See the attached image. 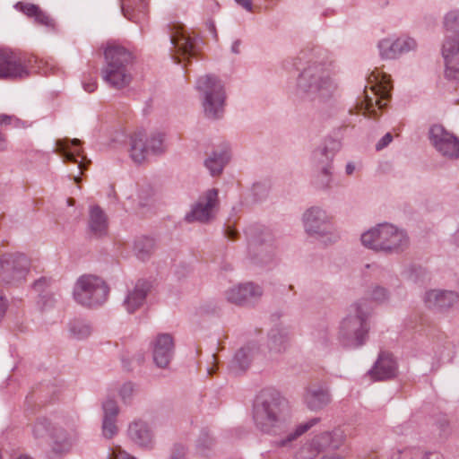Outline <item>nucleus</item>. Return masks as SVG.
Returning <instances> with one entry per match:
<instances>
[{
	"instance_id": "nucleus-1",
	"label": "nucleus",
	"mask_w": 459,
	"mask_h": 459,
	"mask_svg": "<svg viewBox=\"0 0 459 459\" xmlns=\"http://www.w3.org/2000/svg\"><path fill=\"white\" fill-rule=\"evenodd\" d=\"M290 409L288 401L273 389L263 390L256 397L253 408L255 427L263 433L275 437L273 443L280 447H290L292 443L316 424L320 418L290 429Z\"/></svg>"
},
{
	"instance_id": "nucleus-2",
	"label": "nucleus",
	"mask_w": 459,
	"mask_h": 459,
	"mask_svg": "<svg viewBox=\"0 0 459 459\" xmlns=\"http://www.w3.org/2000/svg\"><path fill=\"white\" fill-rule=\"evenodd\" d=\"M294 65L301 70L296 82V94L299 98L328 102L335 97L338 83L323 63L310 57L307 59L303 54L296 58Z\"/></svg>"
},
{
	"instance_id": "nucleus-3",
	"label": "nucleus",
	"mask_w": 459,
	"mask_h": 459,
	"mask_svg": "<svg viewBox=\"0 0 459 459\" xmlns=\"http://www.w3.org/2000/svg\"><path fill=\"white\" fill-rule=\"evenodd\" d=\"M372 309L366 299L351 305L348 315L342 320L337 339L345 348L361 347L367 341L370 329Z\"/></svg>"
},
{
	"instance_id": "nucleus-4",
	"label": "nucleus",
	"mask_w": 459,
	"mask_h": 459,
	"mask_svg": "<svg viewBox=\"0 0 459 459\" xmlns=\"http://www.w3.org/2000/svg\"><path fill=\"white\" fill-rule=\"evenodd\" d=\"M361 244L373 251L385 255H397L409 246L407 233L390 223H381L361 234Z\"/></svg>"
},
{
	"instance_id": "nucleus-5",
	"label": "nucleus",
	"mask_w": 459,
	"mask_h": 459,
	"mask_svg": "<svg viewBox=\"0 0 459 459\" xmlns=\"http://www.w3.org/2000/svg\"><path fill=\"white\" fill-rule=\"evenodd\" d=\"M106 65L101 70L103 81L110 87L121 90L132 81L133 55L121 46H109L105 50Z\"/></svg>"
},
{
	"instance_id": "nucleus-6",
	"label": "nucleus",
	"mask_w": 459,
	"mask_h": 459,
	"mask_svg": "<svg viewBox=\"0 0 459 459\" xmlns=\"http://www.w3.org/2000/svg\"><path fill=\"white\" fill-rule=\"evenodd\" d=\"M108 293L109 288L103 279L92 274H83L74 283L73 298L82 307H97L107 301Z\"/></svg>"
},
{
	"instance_id": "nucleus-7",
	"label": "nucleus",
	"mask_w": 459,
	"mask_h": 459,
	"mask_svg": "<svg viewBox=\"0 0 459 459\" xmlns=\"http://www.w3.org/2000/svg\"><path fill=\"white\" fill-rule=\"evenodd\" d=\"M305 232L311 238L323 241L325 244H333L337 241L338 235L331 216L319 206L307 209L302 215Z\"/></svg>"
},
{
	"instance_id": "nucleus-8",
	"label": "nucleus",
	"mask_w": 459,
	"mask_h": 459,
	"mask_svg": "<svg viewBox=\"0 0 459 459\" xmlns=\"http://www.w3.org/2000/svg\"><path fill=\"white\" fill-rule=\"evenodd\" d=\"M428 140L438 156L450 161L459 160V137L443 125H431Z\"/></svg>"
},
{
	"instance_id": "nucleus-9",
	"label": "nucleus",
	"mask_w": 459,
	"mask_h": 459,
	"mask_svg": "<svg viewBox=\"0 0 459 459\" xmlns=\"http://www.w3.org/2000/svg\"><path fill=\"white\" fill-rule=\"evenodd\" d=\"M164 152V134L161 133H153L147 137L143 132H136L130 138V157L136 164L143 163L150 153L159 155Z\"/></svg>"
},
{
	"instance_id": "nucleus-10",
	"label": "nucleus",
	"mask_w": 459,
	"mask_h": 459,
	"mask_svg": "<svg viewBox=\"0 0 459 459\" xmlns=\"http://www.w3.org/2000/svg\"><path fill=\"white\" fill-rule=\"evenodd\" d=\"M30 261L21 253H4L0 255V281L4 284H18L29 273Z\"/></svg>"
},
{
	"instance_id": "nucleus-11",
	"label": "nucleus",
	"mask_w": 459,
	"mask_h": 459,
	"mask_svg": "<svg viewBox=\"0 0 459 459\" xmlns=\"http://www.w3.org/2000/svg\"><path fill=\"white\" fill-rule=\"evenodd\" d=\"M170 42L173 46L174 54L172 57L178 64L187 60L197 55L200 50L199 39L191 37L182 24H173L170 27Z\"/></svg>"
},
{
	"instance_id": "nucleus-12",
	"label": "nucleus",
	"mask_w": 459,
	"mask_h": 459,
	"mask_svg": "<svg viewBox=\"0 0 459 459\" xmlns=\"http://www.w3.org/2000/svg\"><path fill=\"white\" fill-rule=\"evenodd\" d=\"M218 205V190L215 188L208 189L192 205L191 210L186 213L185 220L189 223L195 221L208 222L214 217Z\"/></svg>"
},
{
	"instance_id": "nucleus-13",
	"label": "nucleus",
	"mask_w": 459,
	"mask_h": 459,
	"mask_svg": "<svg viewBox=\"0 0 459 459\" xmlns=\"http://www.w3.org/2000/svg\"><path fill=\"white\" fill-rule=\"evenodd\" d=\"M25 57L9 50H0V79L18 80L29 76Z\"/></svg>"
},
{
	"instance_id": "nucleus-14",
	"label": "nucleus",
	"mask_w": 459,
	"mask_h": 459,
	"mask_svg": "<svg viewBox=\"0 0 459 459\" xmlns=\"http://www.w3.org/2000/svg\"><path fill=\"white\" fill-rule=\"evenodd\" d=\"M79 433L74 426H56L50 433V452L55 456L68 454L77 443Z\"/></svg>"
},
{
	"instance_id": "nucleus-15",
	"label": "nucleus",
	"mask_w": 459,
	"mask_h": 459,
	"mask_svg": "<svg viewBox=\"0 0 459 459\" xmlns=\"http://www.w3.org/2000/svg\"><path fill=\"white\" fill-rule=\"evenodd\" d=\"M262 295L263 289L252 282L230 287L224 293L227 301L238 306L251 305L256 302Z\"/></svg>"
},
{
	"instance_id": "nucleus-16",
	"label": "nucleus",
	"mask_w": 459,
	"mask_h": 459,
	"mask_svg": "<svg viewBox=\"0 0 459 459\" xmlns=\"http://www.w3.org/2000/svg\"><path fill=\"white\" fill-rule=\"evenodd\" d=\"M425 306L435 312H446L459 301L456 292L446 290H429L423 297Z\"/></svg>"
},
{
	"instance_id": "nucleus-17",
	"label": "nucleus",
	"mask_w": 459,
	"mask_h": 459,
	"mask_svg": "<svg viewBox=\"0 0 459 459\" xmlns=\"http://www.w3.org/2000/svg\"><path fill=\"white\" fill-rule=\"evenodd\" d=\"M174 342L169 333H160L152 342V359L158 368H165L174 356Z\"/></svg>"
},
{
	"instance_id": "nucleus-18",
	"label": "nucleus",
	"mask_w": 459,
	"mask_h": 459,
	"mask_svg": "<svg viewBox=\"0 0 459 459\" xmlns=\"http://www.w3.org/2000/svg\"><path fill=\"white\" fill-rule=\"evenodd\" d=\"M127 436L136 446L152 449L154 446V433L150 424L143 420L132 421L127 429Z\"/></svg>"
},
{
	"instance_id": "nucleus-19",
	"label": "nucleus",
	"mask_w": 459,
	"mask_h": 459,
	"mask_svg": "<svg viewBox=\"0 0 459 459\" xmlns=\"http://www.w3.org/2000/svg\"><path fill=\"white\" fill-rule=\"evenodd\" d=\"M150 287L148 281L139 280L133 288L128 289L122 304L126 312L133 314L143 306Z\"/></svg>"
},
{
	"instance_id": "nucleus-20",
	"label": "nucleus",
	"mask_w": 459,
	"mask_h": 459,
	"mask_svg": "<svg viewBox=\"0 0 459 459\" xmlns=\"http://www.w3.org/2000/svg\"><path fill=\"white\" fill-rule=\"evenodd\" d=\"M273 241L274 237L268 229H258L254 232L252 245L259 246L256 258L259 263L267 264L273 260L274 256Z\"/></svg>"
},
{
	"instance_id": "nucleus-21",
	"label": "nucleus",
	"mask_w": 459,
	"mask_h": 459,
	"mask_svg": "<svg viewBox=\"0 0 459 459\" xmlns=\"http://www.w3.org/2000/svg\"><path fill=\"white\" fill-rule=\"evenodd\" d=\"M332 401L328 389L322 385L307 387L304 394V402L310 411H317L328 405Z\"/></svg>"
},
{
	"instance_id": "nucleus-22",
	"label": "nucleus",
	"mask_w": 459,
	"mask_h": 459,
	"mask_svg": "<svg viewBox=\"0 0 459 459\" xmlns=\"http://www.w3.org/2000/svg\"><path fill=\"white\" fill-rule=\"evenodd\" d=\"M199 98L225 94V84L217 75L207 74L199 76L195 82Z\"/></svg>"
},
{
	"instance_id": "nucleus-23",
	"label": "nucleus",
	"mask_w": 459,
	"mask_h": 459,
	"mask_svg": "<svg viewBox=\"0 0 459 459\" xmlns=\"http://www.w3.org/2000/svg\"><path fill=\"white\" fill-rule=\"evenodd\" d=\"M369 374L375 380H386L394 377L397 374V363L389 353H381Z\"/></svg>"
},
{
	"instance_id": "nucleus-24",
	"label": "nucleus",
	"mask_w": 459,
	"mask_h": 459,
	"mask_svg": "<svg viewBox=\"0 0 459 459\" xmlns=\"http://www.w3.org/2000/svg\"><path fill=\"white\" fill-rule=\"evenodd\" d=\"M88 228L90 233L95 238H101L108 234V217L99 205L90 207Z\"/></svg>"
},
{
	"instance_id": "nucleus-25",
	"label": "nucleus",
	"mask_w": 459,
	"mask_h": 459,
	"mask_svg": "<svg viewBox=\"0 0 459 459\" xmlns=\"http://www.w3.org/2000/svg\"><path fill=\"white\" fill-rule=\"evenodd\" d=\"M227 94L200 98L203 112L208 119H221L225 112Z\"/></svg>"
},
{
	"instance_id": "nucleus-26",
	"label": "nucleus",
	"mask_w": 459,
	"mask_h": 459,
	"mask_svg": "<svg viewBox=\"0 0 459 459\" xmlns=\"http://www.w3.org/2000/svg\"><path fill=\"white\" fill-rule=\"evenodd\" d=\"M342 143L341 140L327 137L323 144L316 148L312 152L313 162L333 163L334 156L341 151Z\"/></svg>"
},
{
	"instance_id": "nucleus-27",
	"label": "nucleus",
	"mask_w": 459,
	"mask_h": 459,
	"mask_svg": "<svg viewBox=\"0 0 459 459\" xmlns=\"http://www.w3.org/2000/svg\"><path fill=\"white\" fill-rule=\"evenodd\" d=\"M391 459H444L437 451L428 450L420 446H409L398 448Z\"/></svg>"
},
{
	"instance_id": "nucleus-28",
	"label": "nucleus",
	"mask_w": 459,
	"mask_h": 459,
	"mask_svg": "<svg viewBox=\"0 0 459 459\" xmlns=\"http://www.w3.org/2000/svg\"><path fill=\"white\" fill-rule=\"evenodd\" d=\"M14 8L28 17L34 18L35 22L39 25L50 29L55 27L54 20L36 4L18 2L15 4Z\"/></svg>"
},
{
	"instance_id": "nucleus-29",
	"label": "nucleus",
	"mask_w": 459,
	"mask_h": 459,
	"mask_svg": "<svg viewBox=\"0 0 459 459\" xmlns=\"http://www.w3.org/2000/svg\"><path fill=\"white\" fill-rule=\"evenodd\" d=\"M257 351L258 347L255 343H247L241 347L230 362L231 369L236 373L246 370Z\"/></svg>"
},
{
	"instance_id": "nucleus-30",
	"label": "nucleus",
	"mask_w": 459,
	"mask_h": 459,
	"mask_svg": "<svg viewBox=\"0 0 459 459\" xmlns=\"http://www.w3.org/2000/svg\"><path fill=\"white\" fill-rule=\"evenodd\" d=\"M121 11L124 16L135 23L145 16L148 2L147 0H120Z\"/></svg>"
},
{
	"instance_id": "nucleus-31",
	"label": "nucleus",
	"mask_w": 459,
	"mask_h": 459,
	"mask_svg": "<svg viewBox=\"0 0 459 459\" xmlns=\"http://www.w3.org/2000/svg\"><path fill=\"white\" fill-rule=\"evenodd\" d=\"M230 160V153L227 148H219L212 152V153L204 160V166L213 177L220 175L225 165Z\"/></svg>"
},
{
	"instance_id": "nucleus-32",
	"label": "nucleus",
	"mask_w": 459,
	"mask_h": 459,
	"mask_svg": "<svg viewBox=\"0 0 459 459\" xmlns=\"http://www.w3.org/2000/svg\"><path fill=\"white\" fill-rule=\"evenodd\" d=\"M70 144L77 146L81 144V141L76 138L73 140H70L68 138L57 140L56 148L55 152L63 157L64 161L78 163V169L80 173H82V171L85 169V166L82 160L78 161V160L76 159V156H81V152L77 151L75 152H72L70 151Z\"/></svg>"
},
{
	"instance_id": "nucleus-33",
	"label": "nucleus",
	"mask_w": 459,
	"mask_h": 459,
	"mask_svg": "<svg viewBox=\"0 0 459 459\" xmlns=\"http://www.w3.org/2000/svg\"><path fill=\"white\" fill-rule=\"evenodd\" d=\"M319 166L318 171L314 175L312 183L317 189H329L333 183V163L315 162Z\"/></svg>"
},
{
	"instance_id": "nucleus-34",
	"label": "nucleus",
	"mask_w": 459,
	"mask_h": 459,
	"mask_svg": "<svg viewBox=\"0 0 459 459\" xmlns=\"http://www.w3.org/2000/svg\"><path fill=\"white\" fill-rule=\"evenodd\" d=\"M69 337L74 340L82 341L91 336L92 333L91 324L82 318H74L68 323Z\"/></svg>"
},
{
	"instance_id": "nucleus-35",
	"label": "nucleus",
	"mask_w": 459,
	"mask_h": 459,
	"mask_svg": "<svg viewBox=\"0 0 459 459\" xmlns=\"http://www.w3.org/2000/svg\"><path fill=\"white\" fill-rule=\"evenodd\" d=\"M289 340V332L282 326H275L268 333L267 345L271 351L280 352L286 348Z\"/></svg>"
},
{
	"instance_id": "nucleus-36",
	"label": "nucleus",
	"mask_w": 459,
	"mask_h": 459,
	"mask_svg": "<svg viewBox=\"0 0 459 459\" xmlns=\"http://www.w3.org/2000/svg\"><path fill=\"white\" fill-rule=\"evenodd\" d=\"M155 247L153 238L148 237H141L134 241V252L136 257L142 261L150 258Z\"/></svg>"
},
{
	"instance_id": "nucleus-37",
	"label": "nucleus",
	"mask_w": 459,
	"mask_h": 459,
	"mask_svg": "<svg viewBox=\"0 0 459 459\" xmlns=\"http://www.w3.org/2000/svg\"><path fill=\"white\" fill-rule=\"evenodd\" d=\"M459 53V33L453 35L446 33V39L443 43L442 55L445 62L452 60V58Z\"/></svg>"
},
{
	"instance_id": "nucleus-38",
	"label": "nucleus",
	"mask_w": 459,
	"mask_h": 459,
	"mask_svg": "<svg viewBox=\"0 0 459 459\" xmlns=\"http://www.w3.org/2000/svg\"><path fill=\"white\" fill-rule=\"evenodd\" d=\"M56 426L45 418L38 419L37 421L32 425V436L39 441H43L47 437H50V433Z\"/></svg>"
},
{
	"instance_id": "nucleus-39",
	"label": "nucleus",
	"mask_w": 459,
	"mask_h": 459,
	"mask_svg": "<svg viewBox=\"0 0 459 459\" xmlns=\"http://www.w3.org/2000/svg\"><path fill=\"white\" fill-rule=\"evenodd\" d=\"M214 446V439L207 430H203L196 440V452L200 456H209Z\"/></svg>"
},
{
	"instance_id": "nucleus-40",
	"label": "nucleus",
	"mask_w": 459,
	"mask_h": 459,
	"mask_svg": "<svg viewBox=\"0 0 459 459\" xmlns=\"http://www.w3.org/2000/svg\"><path fill=\"white\" fill-rule=\"evenodd\" d=\"M50 283H51V279H48L46 277H41L39 280L35 281V282L33 284L34 290L37 292H39L40 295V299H39V303H42V306L44 307H48V306H52L55 301L53 295H50L48 293L43 294V292L45 291V289L48 286H49Z\"/></svg>"
},
{
	"instance_id": "nucleus-41",
	"label": "nucleus",
	"mask_w": 459,
	"mask_h": 459,
	"mask_svg": "<svg viewBox=\"0 0 459 459\" xmlns=\"http://www.w3.org/2000/svg\"><path fill=\"white\" fill-rule=\"evenodd\" d=\"M446 33L456 35L459 33V10L449 11L444 17Z\"/></svg>"
},
{
	"instance_id": "nucleus-42",
	"label": "nucleus",
	"mask_w": 459,
	"mask_h": 459,
	"mask_svg": "<svg viewBox=\"0 0 459 459\" xmlns=\"http://www.w3.org/2000/svg\"><path fill=\"white\" fill-rule=\"evenodd\" d=\"M379 55L383 59H395L398 57L394 40L384 39L378 43Z\"/></svg>"
},
{
	"instance_id": "nucleus-43",
	"label": "nucleus",
	"mask_w": 459,
	"mask_h": 459,
	"mask_svg": "<svg viewBox=\"0 0 459 459\" xmlns=\"http://www.w3.org/2000/svg\"><path fill=\"white\" fill-rule=\"evenodd\" d=\"M310 446L315 454H318L326 449H332L330 432L326 431L316 436L312 439Z\"/></svg>"
},
{
	"instance_id": "nucleus-44",
	"label": "nucleus",
	"mask_w": 459,
	"mask_h": 459,
	"mask_svg": "<svg viewBox=\"0 0 459 459\" xmlns=\"http://www.w3.org/2000/svg\"><path fill=\"white\" fill-rule=\"evenodd\" d=\"M394 40L396 47L398 56H400L403 54L408 53L411 50H414L417 47V43L412 38L402 37Z\"/></svg>"
},
{
	"instance_id": "nucleus-45",
	"label": "nucleus",
	"mask_w": 459,
	"mask_h": 459,
	"mask_svg": "<svg viewBox=\"0 0 459 459\" xmlns=\"http://www.w3.org/2000/svg\"><path fill=\"white\" fill-rule=\"evenodd\" d=\"M368 295L373 301L377 303H383L388 300L390 296L388 290L378 284L370 287Z\"/></svg>"
},
{
	"instance_id": "nucleus-46",
	"label": "nucleus",
	"mask_w": 459,
	"mask_h": 459,
	"mask_svg": "<svg viewBox=\"0 0 459 459\" xmlns=\"http://www.w3.org/2000/svg\"><path fill=\"white\" fill-rule=\"evenodd\" d=\"M449 348L450 344L448 342L437 346L434 351L435 356L431 364V371H437L440 368L443 359L446 357V351H448Z\"/></svg>"
},
{
	"instance_id": "nucleus-47",
	"label": "nucleus",
	"mask_w": 459,
	"mask_h": 459,
	"mask_svg": "<svg viewBox=\"0 0 459 459\" xmlns=\"http://www.w3.org/2000/svg\"><path fill=\"white\" fill-rule=\"evenodd\" d=\"M103 418L117 419L119 408L114 399L107 398L102 403Z\"/></svg>"
},
{
	"instance_id": "nucleus-48",
	"label": "nucleus",
	"mask_w": 459,
	"mask_h": 459,
	"mask_svg": "<svg viewBox=\"0 0 459 459\" xmlns=\"http://www.w3.org/2000/svg\"><path fill=\"white\" fill-rule=\"evenodd\" d=\"M116 422L117 419H102V435L105 438L110 439L117 434L118 429Z\"/></svg>"
},
{
	"instance_id": "nucleus-49",
	"label": "nucleus",
	"mask_w": 459,
	"mask_h": 459,
	"mask_svg": "<svg viewBox=\"0 0 459 459\" xmlns=\"http://www.w3.org/2000/svg\"><path fill=\"white\" fill-rule=\"evenodd\" d=\"M423 269L420 266H417L414 264L409 265L402 273V275L404 278L413 282L419 281L420 278L423 276Z\"/></svg>"
},
{
	"instance_id": "nucleus-50",
	"label": "nucleus",
	"mask_w": 459,
	"mask_h": 459,
	"mask_svg": "<svg viewBox=\"0 0 459 459\" xmlns=\"http://www.w3.org/2000/svg\"><path fill=\"white\" fill-rule=\"evenodd\" d=\"M332 449H338L344 442L346 434L341 428H336L330 432Z\"/></svg>"
},
{
	"instance_id": "nucleus-51",
	"label": "nucleus",
	"mask_w": 459,
	"mask_h": 459,
	"mask_svg": "<svg viewBox=\"0 0 459 459\" xmlns=\"http://www.w3.org/2000/svg\"><path fill=\"white\" fill-rule=\"evenodd\" d=\"M134 394V385L131 382L125 383L119 389V395L121 400L127 403H129Z\"/></svg>"
},
{
	"instance_id": "nucleus-52",
	"label": "nucleus",
	"mask_w": 459,
	"mask_h": 459,
	"mask_svg": "<svg viewBox=\"0 0 459 459\" xmlns=\"http://www.w3.org/2000/svg\"><path fill=\"white\" fill-rule=\"evenodd\" d=\"M251 193L255 201H261L266 197L268 194V187L265 184L255 183L251 188Z\"/></svg>"
},
{
	"instance_id": "nucleus-53",
	"label": "nucleus",
	"mask_w": 459,
	"mask_h": 459,
	"mask_svg": "<svg viewBox=\"0 0 459 459\" xmlns=\"http://www.w3.org/2000/svg\"><path fill=\"white\" fill-rule=\"evenodd\" d=\"M446 78L459 82V68L452 65V60L446 62Z\"/></svg>"
},
{
	"instance_id": "nucleus-54",
	"label": "nucleus",
	"mask_w": 459,
	"mask_h": 459,
	"mask_svg": "<svg viewBox=\"0 0 459 459\" xmlns=\"http://www.w3.org/2000/svg\"><path fill=\"white\" fill-rule=\"evenodd\" d=\"M376 95H377L378 98L376 100L375 104L379 108H384L386 106V102H387V100L390 98L389 92L387 91L384 90V89H378L376 91Z\"/></svg>"
},
{
	"instance_id": "nucleus-55",
	"label": "nucleus",
	"mask_w": 459,
	"mask_h": 459,
	"mask_svg": "<svg viewBox=\"0 0 459 459\" xmlns=\"http://www.w3.org/2000/svg\"><path fill=\"white\" fill-rule=\"evenodd\" d=\"M186 453V447L182 444H175L172 449V459H184Z\"/></svg>"
},
{
	"instance_id": "nucleus-56",
	"label": "nucleus",
	"mask_w": 459,
	"mask_h": 459,
	"mask_svg": "<svg viewBox=\"0 0 459 459\" xmlns=\"http://www.w3.org/2000/svg\"><path fill=\"white\" fill-rule=\"evenodd\" d=\"M111 457L113 459H136L133 455L122 450L120 447H117L112 450Z\"/></svg>"
},
{
	"instance_id": "nucleus-57",
	"label": "nucleus",
	"mask_w": 459,
	"mask_h": 459,
	"mask_svg": "<svg viewBox=\"0 0 459 459\" xmlns=\"http://www.w3.org/2000/svg\"><path fill=\"white\" fill-rule=\"evenodd\" d=\"M393 141V135L390 133H386L376 144V149L380 151L385 148Z\"/></svg>"
},
{
	"instance_id": "nucleus-58",
	"label": "nucleus",
	"mask_w": 459,
	"mask_h": 459,
	"mask_svg": "<svg viewBox=\"0 0 459 459\" xmlns=\"http://www.w3.org/2000/svg\"><path fill=\"white\" fill-rule=\"evenodd\" d=\"M367 98V103H366V107H365V109H366V112L365 114L367 113V116H368L369 117H374L376 116V108L374 107V102L372 100V99H370L368 96H366Z\"/></svg>"
},
{
	"instance_id": "nucleus-59",
	"label": "nucleus",
	"mask_w": 459,
	"mask_h": 459,
	"mask_svg": "<svg viewBox=\"0 0 459 459\" xmlns=\"http://www.w3.org/2000/svg\"><path fill=\"white\" fill-rule=\"evenodd\" d=\"M437 426L439 428V435L441 437H445L448 434V427H449V424H448V421L446 418H442L438 422H437Z\"/></svg>"
},
{
	"instance_id": "nucleus-60",
	"label": "nucleus",
	"mask_w": 459,
	"mask_h": 459,
	"mask_svg": "<svg viewBox=\"0 0 459 459\" xmlns=\"http://www.w3.org/2000/svg\"><path fill=\"white\" fill-rule=\"evenodd\" d=\"M7 308V299L0 290V318L4 316Z\"/></svg>"
},
{
	"instance_id": "nucleus-61",
	"label": "nucleus",
	"mask_w": 459,
	"mask_h": 459,
	"mask_svg": "<svg viewBox=\"0 0 459 459\" xmlns=\"http://www.w3.org/2000/svg\"><path fill=\"white\" fill-rule=\"evenodd\" d=\"M83 89L87 92H93L97 89V82L94 80H91L88 82L82 83Z\"/></svg>"
},
{
	"instance_id": "nucleus-62",
	"label": "nucleus",
	"mask_w": 459,
	"mask_h": 459,
	"mask_svg": "<svg viewBox=\"0 0 459 459\" xmlns=\"http://www.w3.org/2000/svg\"><path fill=\"white\" fill-rule=\"evenodd\" d=\"M238 231L233 229L231 226H228L225 230V236L230 239L234 240L237 238Z\"/></svg>"
},
{
	"instance_id": "nucleus-63",
	"label": "nucleus",
	"mask_w": 459,
	"mask_h": 459,
	"mask_svg": "<svg viewBox=\"0 0 459 459\" xmlns=\"http://www.w3.org/2000/svg\"><path fill=\"white\" fill-rule=\"evenodd\" d=\"M357 166L353 161H349L345 166V174L347 176H352L356 171Z\"/></svg>"
},
{
	"instance_id": "nucleus-64",
	"label": "nucleus",
	"mask_w": 459,
	"mask_h": 459,
	"mask_svg": "<svg viewBox=\"0 0 459 459\" xmlns=\"http://www.w3.org/2000/svg\"><path fill=\"white\" fill-rule=\"evenodd\" d=\"M235 2L242 6L245 10L252 11V1L251 0H235Z\"/></svg>"
}]
</instances>
